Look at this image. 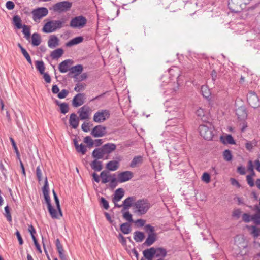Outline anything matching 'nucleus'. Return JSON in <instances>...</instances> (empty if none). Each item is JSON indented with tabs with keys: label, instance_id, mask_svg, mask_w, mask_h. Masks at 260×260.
Segmentation results:
<instances>
[{
	"label": "nucleus",
	"instance_id": "680f3d73",
	"mask_svg": "<svg viewBox=\"0 0 260 260\" xmlns=\"http://www.w3.org/2000/svg\"><path fill=\"white\" fill-rule=\"evenodd\" d=\"M84 142L87 144L89 147H92L93 145V140L90 136L85 137Z\"/></svg>",
	"mask_w": 260,
	"mask_h": 260
},
{
	"label": "nucleus",
	"instance_id": "f03ea898",
	"mask_svg": "<svg viewBox=\"0 0 260 260\" xmlns=\"http://www.w3.org/2000/svg\"><path fill=\"white\" fill-rule=\"evenodd\" d=\"M199 130L201 136L205 139L211 140L214 135V129L212 124L207 123L206 124H201Z\"/></svg>",
	"mask_w": 260,
	"mask_h": 260
},
{
	"label": "nucleus",
	"instance_id": "6ab92c4d",
	"mask_svg": "<svg viewBox=\"0 0 260 260\" xmlns=\"http://www.w3.org/2000/svg\"><path fill=\"white\" fill-rule=\"evenodd\" d=\"M105 151V153H106L107 156L105 157L106 159H108V154L112 152L113 151L115 150L116 149V145L113 143H108L102 146Z\"/></svg>",
	"mask_w": 260,
	"mask_h": 260
},
{
	"label": "nucleus",
	"instance_id": "c756f323",
	"mask_svg": "<svg viewBox=\"0 0 260 260\" xmlns=\"http://www.w3.org/2000/svg\"><path fill=\"white\" fill-rule=\"evenodd\" d=\"M31 43L33 46H39L41 42V39L40 35L38 33H34L31 37Z\"/></svg>",
	"mask_w": 260,
	"mask_h": 260
},
{
	"label": "nucleus",
	"instance_id": "8fccbe9b",
	"mask_svg": "<svg viewBox=\"0 0 260 260\" xmlns=\"http://www.w3.org/2000/svg\"><path fill=\"white\" fill-rule=\"evenodd\" d=\"M224 159L228 161H231L232 158V154L231 151L229 150H225L224 151L223 153Z\"/></svg>",
	"mask_w": 260,
	"mask_h": 260
},
{
	"label": "nucleus",
	"instance_id": "2eb2a0df",
	"mask_svg": "<svg viewBox=\"0 0 260 260\" xmlns=\"http://www.w3.org/2000/svg\"><path fill=\"white\" fill-rule=\"evenodd\" d=\"M135 197H129L125 199L122 204V209L121 210V212L125 211L127 210H128L129 208L132 206L133 202L135 201Z\"/></svg>",
	"mask_w": 260,
	"mask_h": 260
},
{
	"label": "nucleus",
	"instance_id": "4c0bfd02",
	"mask_svg": "<svg viewBox=\"0 0 260 260\" xmlns=\"http://www.w3.org/2000/svg\"><path fill=\"white\" fill-rule=\"evenodd\" d=\"M14 24L18 29H20L22 27V20L20 16L18 15H15L13 18Z\"/></svg>",
	"mask_w": 260,
	"mask_h": 260
},
{
	"label": "nucleus",
	"instance_id": "a878e982",
	"mask_svg": "<svg viewBox=\"0 0 260 260\" xmlns=\"http://www.w3.org/2000/svg\"><path fill=\"white\" fill-rule=\"evenodd\" d=\"M124 192L122 188L117 189L114 193L113 202L115 203L119 201L124 196Z\"/></svg>",
	"mask_w": 260,
	"mask_h": 260
},
{
	"label": "nucleus",
	"instance_id": "13d9d810",
	"mask_svg": "<svg viewBox=\"0 0 260 260\" xmlns=\"http://www.w3.org/2000/svg\"><path fill=\"white\" fill-rule=\"evenodd\" d=\"M85 86V84L80 83L77 84L74 88V90L78 92H80L84 90Z\"/></svg>",
	"mask_w": 260,
	"mask_h": 260
},
{
	"label": "nucleus",
	"instance_id": "603ef678",
	"mask_svg": "<svg viewBox=\"0 0 260 260\" xmlns=\"http://www.w3.org/2000/svg\"><path fill=\"white\" fill-rule=\"evenodd\" d=\"M76 150L82 154H85L87 151V149L84 145L81 144L76 148Z\"/></svg>",
	"mask_w": 260,
	"mask_h": 260
},
{
	"label": "nucleus",
	"instance_id": "5701e85b",
	"mask_svg": "<svg viewBox=\"0 0 260 260\" xmlns=\"http://www.w3.org/2000/svg\"><path fill=\"white\" fill-rule=\"evenodd\" d=\"M156 240V233L149 234L148 237L143 244L146 246H150L152 245Z\"/></svg>",
	"mask_w": 260,
	"mask_h": 260
},
{
	"label": "nucleus",
	"instance_id": "423d86ee",
	"mask_svg": "<svg viewBox=\"0 0 260 260\" xmlns=\"http://www.w3.org/2000/svg\"><path fill=\"white\" fill-rule=\"evenodd\" d=\"M72 7V3L69 1H62L57 3L53 6V9L55 12L61 13L66 12L70 9Z\"/></svg>",
	"mask_w": 260,
	"mask_h": 260
},
{
	"label": "nucleus",
	"instance_id": "79ce46f5",
	"mask_svg": "<svg viewBox=\"0 0 260 260\" xmlns=\"http://www.w3.org/2000/svg\"><path fill=\"white\" fill-rule=\"evenodd\" d=\"M52 192H53L55 202L57 210L59 212V214L60 216H62V212H61V208H60V206L59 201L58 198L54 190H53Z\"/></svg>",
	"mask_w": 260,
	"mask_h": 260
},
{
	"label": "nucleus",
	"instance_id": "0e129e2a",
	"mask_svg": "<svg viewBox=\"0 0 260 260\" xmlns=\"http://www.w3.org/2000/svg\"><path fill=\"white\" fill-rule=\"evenodd\" d=\"M36 176L39 181L42 180V171L39 166L36 169Z\"/></svg>",
	"mask_w": 260,
	"mask_h": 260
},
{
	"label": "nucleus",
	"instance_id": "e433bc0d",
	"mask_svg": "<svg viewBox=\"0 0 260 260\" xmlns=\"http://www.w3.org/2000/svg\"><path fill=\"white\" fill-rule=\"evenodd\" d=\"M247 228L250 231V234L253 235L254 238H257L260 234V230L256 228L255 226L252 225L247 226Z\"/></svg>",
	"mask_w": 260,
	"mask_h": 260
},
{
	"label": "nucleus",
	"instance_id": "393cba45",
	"mask_svg": "<svg viewBox=\"0 0 260 260\" xmlns=\"http://www.w3.org/2000/svg\"><path fill=\"white\" fill-rule=\"evenodd\" d=\"M106 167L109 171H116L119 168V162L117 160L110 161L106 164Z\"/></svg>",
	"mask_w": 260,
	"mask_h": 260
},
{
	"label": "nucleus",
	"instance_id": "cd10ccee",
	"mask_svg": "<svg viewBox=\"0 0 260 260\" xmlns=\"http://www.w3.org/2000/svg\"><path fill=\"white\" fill-rule=\"evenodd\" d=\"M83 66L81 64L76 65L75 66L72 67L69 70L70 72L73 74L77 73L75 75V77L77 78V76H79V74H80L83 71Z\"/></svg>",
	"mask_w": 260,
	"mask_h": 260
},
{
	"label": "nucleus",
	"instance_id": "338daca9",
	"mask_svg": "<svg viewBox=\"0 0 260 260\" xmlns=\"http://www.w3.org/2000/svg\"><path fill=\"white\" fill-rule=\"evenodd\" d=\"M145 229L147 232L150 233H154V228L150 224H147L145 226Z\"/></svg>",
	"mask_w": 260,
	"mask_h": 260
},
{
	"label": "nucleus",
	"instance_id": "f257e3e1",
	"mask_svg": "<svg viewBox=\"0 0 260 260\" xmlns=\"http://www.w3.org/2000/svg\"><path fill=\"white\" fill-rule=\"evenodd\" d=\"M66 22V19L62 18L61 20H50L48 21L44 25L42 31L45 33H51L59 29L63 26Z\"/></svg>",
	"mask_w": 260,
	"mask_h": 260
},
{
	"label": "nucleus",
	"instance_id": "dca6fc26",
	"mask_svg": "<svg viewBox=\"0 0 260 260\" xmlns=\"http://www.w3.org/2000/svg\"><path fill=\"white\" fill-rule=\"evenodd\" d=\"M236 114L240 121H244L247 116L246 109L244 107H240L236 110Z\"/></svg>",
	"mask_w": 260,
	"mask_h": 260
},
{
	"label": "nucleus",
	"instance_id": "c9c22d12",
	"mask_svg": "<svg viewBox=\"0 0 260 260\" xmlns=\"http://www.w3.org/2000/svg\"><path fill=\"white\" fill-rule=\"evenodd\" d=\"M120 231L124 234H128L131 231V228L128 223H124L120 225Z\"/></svg>",
	"mask_w": 260,
	"mask_h": 260
},
{
	"label": "nucleus",
	"instance_id": "f8f14e48",
	"mask_svg": "<svg viewBox=\"0 0 260 260\" xmlns=\"http://www.w3.org/2000/svg\"><path fill=\"white\" fill-rule=\"evenodd\" d=\"M106 134V127L101 125L95 126L91 132V135L94 137H103Z\"/></svg>",
	"mask_w": 260,
	"mask_h": 260
},
{
	"label": "nucleus",
	"instance_id": "a19ab883",
	"mask_svg": "<svg viewBox=\"0 0 260 260\" xmlns=\"http://www.w3.org/2000/svg\"><path fill=\"white\" fill-rule=\"evenodd\" d=\"M257 145V142L255 140L252 141H246L245 144L246 149L249 151H251L253 149V147Z\"/></svg>",
	"mask_w": 260,
	"mask_h": 260
},
{
	"label": "nucleus",
	"instance_id": "2f4dec72",
	"mask_svg": "<svg viewBox=\"0 0 260 260\" xmlns=\"http://www.w3.org/2000/svg\"><path fill=\"white\" fill-rule=\"evenodd\" d=\"M91 168L95 171H100L102 170V162L98 161L97 159L94 160L91 164Z\"/></svg>",
	"mask_w": 260,
	"mask_h": 260
},
{
	"label": "nucleus",
	"instance_id": "5fc2aeb1",
	"mask_svg": "<svg viewBox=\"0 0 260 260\" xmlns=\"http://www.w3.org/2000/svg\"><path fill=\"white\" fill-rule=\"evenodd\" d=\"M100 204L104 209L106 210H107L109 207L108 201L103 197H101L100 199Z\"/></svg>",
	"mask_w": 260,
	"mask_h": 260
},
{
	"label": "nucleus",
	"instance_id": "f704fd0d",
	"mask_svg": "<svg viewBox=\"0 0 260 260\" xmlns=\"http://www.w3.org/2000/svg\"><path fill=\"white\" fill-rule=\"evenodd\" d=\"M145 238L144 233L140 231H136L134 233V239L137 242H141Z\"/></svg>",
	"mask_w": 260,
	"mask_h": 260
},
{
	"label": "nucleus",
	"instance_id": "774afa93",
	"mask_svg": "<svg viewBox=\"0 0 260 260\" xmlns=\"http://www.w3.org/2000/svg\"><path fill=\"white\" fill-rule=\"evenodd\" d=\"M82 129L85 132H88L89 128V123L84 122L82 125Z\"/></svg>",
	"mask_w": 260,
	"mask_h": 260
},
{
	"label": "nucleus",
	"instance_id": "1a4fd4ad",
	"mask_svg": "<svg viewBox=\"0 0 260 260\" xmlns=\"http://www.w3.org/2000/svg\"><path fill=\"white\" fill-rule=\"evenodd\" d=\"M86 95L84 93H78L73 98L72 104L74 107H78L83 105L85 102Z\"/></svg>",
	"mask_w": 260,
	"mask_h": 260
},
{
	"label": "nucleus",
	"instance_id": "412c9836",
	"mask_svg": "<svg viewBox=\"0 0 260 260\" xmlns=\"http://www.w3.org/2000/svg\"><path fill=\"white\" fill-rule=\"evenodd\" d=\"M143 254L144 256L147 260H152L155 256L154 247H151L143 251Z\"/></svg>",
	"mask_w": 260,
	"mask_h": 260
},
{
	"label": "nucleus",
	"instance_id": "052dcab7",
	"mask_svg": "<svg viewBox=\"0 0 260 260\" xmlns=\"http://www.w3.org/2000/svg\"><path fill=\"white\" fill-rule=\"evenodd\" d=\"M10 140L12 143V146H13L14 149H15V152H16L17 156L18 157H19V156H20L19 152V151L18 150L17 147L16 146V143H15L14 140L12 137H11L10 138ZM19 158L20 159V158Z\"/></svg>",
	"mask_w": 260,
	"mask_h": 260
},
{
	"label": "nucleus",
	"instance_id": "a18cd8bd",
	"mask_svg": "<svg viewBox=\"0 0 260 260\" xmlns=\"http://www.w3.org/2000/svg\"><path fill=\"white\" fill-rule=\"evenodd\" d=\"M55 245L56 247V249L58 252L59 255L63 254V249L62 245L61 244L60 241L58 239L56 240Z\"/></svg>",
	"mask_w": 260,
	"mask_h": 260
},
{
	"label": "nucleus",
	"instance_id": "c03bdc74",
	"mask_svg": "<svg viewBox=\"0 0 260 260\" xmlns=\"http://www.w3.org/2000/svg\"><path fill=\"white\" fill-rule=\"evenodd\" d=\"M23 30L22 32L25 35V37L26 39L28 40L30 36V31L29 26L24 25L22 26Z\"/></svg>",
	"mask_w": 260,
	"mask_h": 260
},
{
	"label": "nucleus",
	"instance_id": "b1692460",
	"mask_svg": "<svg viewBox=\"0 0 260 260\" xmlns=\"http://www.w3.org/2000/svg\"><path fill=\"white\" fill-rule=\"evenodd\" d=\"M112 174H111L108 170L103 171L100 174V177L102 179V183L105 184L109 182V178H111L112 177Z\"/></svg>",
	"mask_w": 260,
	"mask_h": 260
},
{
	"label": "nucleus",
	"instance_id": "39448f33",
	"mask_svg": "<svg viewBox=\"0 0 260 260\" xmlns=\"http://www.w3.org/2000/svg\"><path fill=\"white\" fill-rule=\"evenodd\" d=\"M87 22V19L83 16H78L73 18L70 22V27L74 28H83Z\"/></svg>",
	"mask_w": 260,
	"mask_h": 260
},
{
	"label": "nucleus",
	"instance_id": "bf43d9fd",
	"mask_svg": "<svg viewBox=\"0 0 260 260\" xmlns=\"http://www.w3.org/2000/svg\"><path fill=\"white\" fill-rule=\"evenodd\" d=\"M252 215H250L248 214L244 213L242 215V219L245 222H249L252 221Z\"/></svg>",
	"mask_w": 260,
	"mask_h": 260
},
{
	"label": "nucleus",
	"instance_id": "72a5a7b5",
	"mask_svg": "<svg viewBox=\"0 0 260 260\" xmlns=\"http://www.w3.org/2000/svg\"><path fill=\"white\" fill-rule=\"evenodd\" d=\"M155 256L156 257H165L167 255V251L165 249L159 247L155 248H154Z\"/></svg>",
	"mask_w": 260,
	"mask_h": 260
},
{
	"label": "nucleus",
	"instance_id": "0eeeda50",
	"mask_svg": "<svg viewBox=\"0 0 260 260\" xmlns=\"http://www.w3.org/2000/svg\"><path fill=\"white\" fill-rule=\"evenodd\" d=\"M247 100L249 104L253 108H256L260 106V101L254 92L249 91L247 95Z\"/></svg>",
	"mask_w": 260,
	"mask_h": 260
},
{
	"label": "nucleus",
	"instance_id": "4be33fe9",
	"mask_svg": "<svg viewBox=\"0 0 260 260\" xmlns=\"http://www.w3.org/2000/svg\"><path fill=\"white\" fill-rule=\"evenodd\" d=\"M79 118L76 114L74 113L71 114L69 120L70 124L71 126L74 129L77 128L79 125Z\"/></svg>",
	"mask_w": 260,
	"mask_h": 260
},
{
	"label": "nucleus",
	"instance_id": "ea45409f",
	"mask_svg": "<svg viewBox=\"0 0 260 260\" xmlns=\"http://www.w3.org/2000/svg\"><path fill=\"white\" fill-rule=\"evenodd\" d=\"M36 67L41 74H44L45 71V67L43 61H36L35 62Z\"/></svg>",
	"mask_w": 260,
	"mask_h": 260
},
{
	"label": "nucleus",
	"instance_id": "864d4df0",
	"mask_svg": "<svg viewBox=\"0 0 260 260\" xmlns=\"http://www.w3.org/2000/svg\"><path fill=\"white\" fill-rule=\"evenodd\" d=\"M5 216L7 218V219L9 222L12 221V217L10 211V208L8 206H6L5 207Z\"/></svg>",
	"mask_w": 260,
	"mask_h": 260
},
{
	"label": "nucleus",
	"instance_id": "7c9ffc66",
	"mask_svg": "<svg viewBox=\"0 0 260 260\" xmlns=\"http://www.w3.org/2000/svg\"><path fill=\"white\" fill-rule=\"evenodd\" d=\"M83 40V38L82 37H77L71 40L70 41L66 43V46L67 47H71L73 45H77L79 43H81Z\"/></svg>",
	"mask_w": 260,
	"mask_h": 260
},
{
	"label": "nucleus",
	"instance_id": "e2e57ef3",
	"mask_svg": "<svg viewBox=\"0 0 260 260\" xmlns=\"http://www.w3.org/2000/svg\"><path fill=\"white\" fill-rule=\"evenodd\" d=\"M202 180L208 183L210 181V175L207 173H204L202 177Z\"/></svg>",
	"mask_w": 260,
	"mask_h": 260
},
{
	"label": "nucleus",
	"instance_id": "9d476101",
	"mask_svg": "<svg viewBox=\"0 0 260 260\" xmlns=\"http://www.w3.org/2000/svg\"><path fill=\"white\" fill-rule=\"evenodd\" d=\"M243 3L242 0H229V8L232 12H237L239 11L241 6Z\"/></svg>",
	"mask_w": 260,
	"mask_h": 260
},
{
	"label": "nucleus",
	"instance_id": "58836bf2",
	"mask_svg": "<svg viewBox=\"0 0 260 260\" xmlns=\"http://www.w3.org/2000/svg\"><path fill=\"white\" fill-rule=\"evenodd\" d=\"M142 162V157L141 156H137L134 157L131 162L130 166L132 168L136 167L138 164Z\"/></svg>",
	"mask_w": 260,
	"mask_h": 260
},
{
	"label": "nucleus",
	"instance_id": "49530a36",
	"mask_svg": "<svg viewBox=\"0 0 260 260\" xmlns=\"http://www.w3.org/2000/svg\"><path fill=\"white\" fill-rule=\"evenodd\" d=\"M112 177L110 179V186L112 188H114L117 186V182H118V179L116 178L115 174H112Z\"/></svg>",
	"mask_w": 260,
	"mask_h": 260
},
{
	"label": "nucleus",
	"instance_id": "aec40b11",
	"mask_svg": "<svg viewBox=\"0 0 260 260\" xmlns=\"http://www.w3.org/2000/svg\"><path fill=\"white\" fill-rule=\"evenodd\" d=\"M72 62V60L70 59H67L60 63H59L58 66V69L61 73H66L69 70V64Z\"/></svg>",
	"mask_w": 260,
	"mask_h": 260
},
{
	"label": "nucleus",
	"instance_id": "6e6552de",
	"mask_svg": "<svg viewBox=\"0 0 260 260\" xmlns=\"http://www.w3.org/2000/svg\"><path fill=\"white\" fill-rule=\"evenodd\" d=\"M110 114L108 110H102L96 112L93 116L94 122L101 123L109 117Z\"/></svg>",
	"mask_w": 260,
	"mask_h": 260
},
{
	"label": "nucleus",
	"instance_id": "9b49d317",
	"mask_svg": "<svg viewBox=\"0 0 260 260\" xmlns=\"http://www.w3.org/2000/svg\"><path fill=\"white\" fill-rule=\"evenodd\" d=\"M43 193L44 197V199L46 204H47L48 207H50L51 205V200L49 196V186L47 181V178H45L44 185L42 188Z\"/></svg>",
	"mask_w": 260,
	"mask_h": 260
},
{
	"label": "nucleus",
	"instance_id": "473e14b6",
	"mask_svg": "<svg viewBox=\"0 0 260 260\" xmlns=\"http://www.w3.org/2000/svg\"><path fill=\"white\" fill-rule=\"evenodd\" d=\"M63 53V50L61 48H58L53 50L50 54L51 57L53 59H57L61 57Z\"/></svg>",
	"mask_w": 260,
	"mask_h": 260
},
{
	"label": "nucleus",
	"instance_id": "09e8293b",
	"mask_svg": "<svg viewBox=\"0 0 260 260\" xmlns=\"http://www.w3.org/2000/svg\"><path fill=\"white\" fill-rule=\"evenodd\" d=\"M49 212L52 218H58V213L57 211L54 209L52 206L50 207H48Z\"/></svg>",
	"mask_w": 260,
	"mask_h": 260
},
{
	"label": "nucleus",
	"instance_id": "37998d69",
	"mask_svg": "<svg viewBox=\"0 0 260 260\" xmlns=\"http://www.w3.org/2000/svg\"><path fill=\"white\" fill-rule=\"evenodd\" d=\"M60 112L62 114H66L69 110V105L67 103H62L59 105Z\"/></svg>",
	"mask_w": 260,
	"mask_h": 260
},
{
	"label": "nucleus",
	"instance_id": "3c124183",
	"mask_svg": "<svg viewBox=\"0 0 260 260\" xmlns=\"http://www.w3.org/2000/svg\"><path fill=\"white\" fill-rule=\"evenodd\" d=\"M123 217L127 221L129 222H133V220L132 218V215L128 211L123 212Z\"/></svg>",
	"mask_w": 260,
	"mask_h": 260
},
{
	"label": "nucleus",
	"instance_id": "69168bd1",
	"mask_svg": "<svg viewBox=\"0 0 260 260\" xmlns=\"http://www.w3.org/2000/svg\"><path fill=\"white\" fill-rule=\"evenodd\" d=\"M246 180L247 181V183L250 186L252 187L254 185L253 180L251 175H247L246 176Z\"/></svg>",
	"mask_w": 260,
	"mask_h": 260
},
{
	"label": "nucleus",
	"instance_id": "4d7b16f0",
	"mask_svg": "<svg viewBox=\"0 0 260 260\" xmlns=\"http://www.w3.org/2000/svg\"><path fill=\"white\" fill-rule=\"evenodd\" d=\"M69 93L68 90L62 89L60 92H58L57 96L59 99H64L68 95Z\"/></svg>",
	"mask_w": 260,
	"mask_h": 260
},
{
	"label": "nucleus",
	"instance_id": "7ed1b4c3",
	"mask_svg": "<svg viewBox=\"0 0 260 260\" xmlns=\"http://www.w3.org/2000/svg\"><path fill=\"white\" fill-rule=\"evenodd\" d=\"M31 14L34 21L36 23H39L40 20L48 14V10L46 8L40 7L34 9Z\"/></svg>",
	"mask_w": 260,
	"mask_h": 260
},
{
	"label": "nucleus",
	"instance_id": "4468645a",
	"mask_svg": "<svg viewBox=\"0 0 260 260\" xmlns=\"http://www.w3.org/2000/svg\"><path fill=\"white\" fill-rule=\"evenodd\" d=\"M133 177V174L130 171H124L118 175V182H124L129 180Z\"/></svg>",
	"mask_w": 260,
	"mask_h": 260
},
{
	"label": "nucleus",
	"instance_id": "bb28decb",
	"mask_svg": "<svg viewBox=\"0 0 260 260\" xmlns=\"http://www.w3.org/2000/svg\"><path fill=\"white\" fill-rule=\"evenodd\" d=\"M255 208L256 213L252 215V221L256 225H260V208L257 206Z\"/></svg>",
	"mask_w": 260,
	"mask_h": 260
},
{
	"label": "nucleus",
	"instance_id": "de8ad7c7",
	"mask_svg": "<svg viewBox=\"0 0 260 260\" xmlns=\"http://www.w3.org/2000/svg\"><path fill=\"white\" fill-rule=\"evenodd\" d=\"M197 115L200 117L203 121H205L206 118L205 117V112L203 109L199 108L196 111Z\"/></svg>",
	"mask_w": 260,
	"mask_h": 260
},
{
	"label": "nucleus",
	"instance_id": "ddd939ff",
	"mask_svg": "<svg viewBox=\"0 0 260 260\" xmlns=\"http://www.w3.org/2000/svg\"><path fill=\"white\" fill-rule=\"evenodd\" d=\"M91 109L90 108L86 106H84L81 107L78 113H79V118L81 120L88 119L89 118Z\"/></svg>",
	"mask_w": 260,
	"mask_h": 260
},
{
	"label": "nucleus",
	"instance_id": "c85d7f7f",
	"mask_svg": "<svg viewBox=\"0 0 260 260\" xmlns=\"http://www.w3.org/2000/svg\"><path fill=\"white\" fill-rule=\"evenodd\" d=\"M220 140L223 144H235V142L231 135H228L226 136H221Z\"/></svg>",
	"mask_w": 260,
	"mask_h": 260
},
{
	"label": "nucleus",
	"instance_id": "6e6d98bb",
	"mask_svg": "<svg viewBox=\"0 0 260 260\" xmlns=\"http://www.w3.org/2000/svg\"><path fill=\"white\" fill-rule=\"evenodd\" d=\"M23 55L25 57L27 61L30 64H32V61L30 58V56H29L28 52L26 51V50L24 48H22L21 51Z\"/></svg>",
	"mask_w": 260,
	"mask_h": 260
},
{
	"label": "nucleus",
	"instance_id": "20e7f679",
	"mask_svg": "<svg viewBox=\"0 0 260 260\" xmlns=\"http://www.w3.org/2000/svg\"><path fill=\"white\" fill-rule=\"evenodd\" d=\"M137 212L140 214H145L150 207V204L147 200L142 199L138 200L135 204Z\"/></svg>",
	"mask_w": 260,
	"mask_h": 260
},
{
	"label": "nucleus",
	"instance_id": "f3484780",
	"mask_svg": "<svg viewBox=\"0 0 260 260\" xmlns=\"http://www.w3.org/2000/svg\"><path fill=\"white\" fill-rule=\"evenodd\" d=\"M106 155L105 151L102 147L95 149L92 153V157L97 160L104 158Z\"/></svg>",
	"mask_w": 260,
	"mask_h": 260
},
{
	"label": "nucleus",
	"instance_id": "a211bd4d",
	"mask_svg": "<svg viewBox=\"0 0 260 260\" xmlns=\"http://www.w3.org/2000/svg\"><path fill=\"white\" fill-rule=\"evenodd\" d=\"M59 39L55 35H51L48 41V46L50 48H54L59 45Z\"/></svg>",
	"mask_w": 260,
	"mask_h": 260
}]
</instances>
